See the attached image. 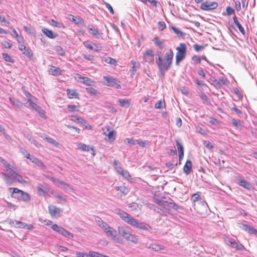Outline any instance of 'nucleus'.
Wrapping results in <instances>:
<instances>
[{
    "label": "nucleus",
    "instance_id": "cd10ccee",
    "mask_svg": "<svg viewBox=\"0 0 257 257\" xmlns=\"http://www.w3.org/2000/svg\"><path fill=\"white\" fill-rule=\"evenodd\" d=\"M2 174L4 176V179L6 183L10 185H12L13 183L14 182V179L13 178V177L6 173L3 172L2 173Z\"/></svg>",
    "mask_w": 257,
    "mask_h": 257
},
{
    "label": "nucleus",
    "instance_id": "4468645a",
    "mask_svg": "<svg viewBox=\"0 0 257 257\" xmlns=\"http://www.w3.org/2000/svg\"><path fill=\"white\" fill-rule=\"evenodd\" d=\"M49 213L53 217L59 216L62 212V210L54 205H50L48 207Z\"/></svg>",
    "mask_w": 257,
    "mask_h": 257
},
{
    "label": "nucleus",
    "instance_id": "338daca9",
    "mask_svg": "<svg viewBox=\"0 0 257 257\" xmlns=\"http://www.w3.org/2000/svg\"><path fill=\"white\" fill-rule=\"evenodd\" d=\"M166 27V24L163 22H159L158 23V28L159 30L162 31Z\"/></svg>",
    "mask_w": 257,
    "mask_h": 257
},
{
    "label": "nucleus",
    "instance_id": "c9c22d12",
    "mask_svg": "<svg viewBox=\"0 0 257 257\" xmlns=\"http://www.w3.org/2000/svg\"><path fill=\"white\" fill-rule=\"evenodd\" d=\"M138 144L140 146L145 147L146 146V142L142 141H138V140H134L133 139H130V145H136Z\"/></svg>",
    "mask_w": 257,
    "mask_h": 257
},
{
    "label": "nucleus",
    "instance_id": "3c124183",
    "mask_svg": "<svg viewBox=\"0 0 257 257\" xmlns=\"http://www.w3.org/2000/svg\"><path fill=\"white\" fill-rule=\"evenodd\" d=\"M77 120V122L78 123H80L82 124H83L86 128L87 127V123L86 122V120L83 119L82 117H79L78 118V119H76Z\"/></svg>",
    "mask_w": 257,
    "mask_h": 257
},
{
    "label": "nucleus",
    "instance_id": "4be33fe9",
    "mask_svg": "<svg viewBox=\"0 0 257 257\" xmlns=\"http://www.w3.org/2000/svg\"><path fill=\"white\" fill-rule=\"evenodd\" d=\"M183 171L186 175H189L192 171V162L187 160L183 167Z\"/></svg>",
    "mask_w": 257,
    "mask_h": 257
},
{
    "label": "nucleus",
    "instance_id": "a19ab883",
    "mask_svg": "<svg viewBox=\"0 0 257 257\" xmlns=\"http://www.w3.org/2000/svg\"><path fill=\"white\" fill-rule=\"evenodd\" d=\"M86 92L90 94L91 95H95L97 94V91L96 89L91 88V87H87L86 88Z\"/></svg>",
    "mask_w": 257,
    "mask_h": 257
},
{
    "label": "nucleus",
    "instance_id": "b1692460",
    "mask_svg": "<svg viewBox=\"0 0 257 257\" xmlns=\"http://www.w3.org/2000/svg\"><path fill=\"white\" fill-rule=\"evenodd\" d=\"M78 148L81 149L84 152H89L90 151H91L92 152V154L94 156V150L93 148L90 147L89 146H87L84 144L80 143L78 145Z\"/></svg>",
    "mask_w": 257,
    "mask_h": 257
},
{
    "label": "nucleus",
    "instance_id": "4d7b16f0",
    "mask_svg": "<svg viewBox=\"0 0 257 257\" xmlns=\"http://www.w3.org/2000/svg\"><path fill=\"white\" fill-rule=\"evenodd\" d=\"M200 98L201 99L204 101V102H209V99L207 95L203 93H201V94L199 95Z\"/></svg>",
    "mask_w": 257,
    "mask_h": 257
},
{
    "label": "nucleus",
    "instance_id": "4c0bfd02",
    "mask_svg": "<svg viewBox=\"0 0 257 257\" xmlns=\"http://www.w3.org/2000/svg\"><path fill=\"white\" fill-rule=\"evenodd\" d=\"M67 93L69 97L70 98L73 97L76 98L78 97V94L77 92H76V91L74 90L67 89Z\"/></svg>",
    "mask_w": 257,
    "mask_h": 257
},
{
    "label": "nucleus",
    "instance_id": "bf43d9fd",
    "mask_svg": "<svg viewBox=\"0 0 257 257\" xmlns=\"http://www.w3.org/2000/svg\"><path fill=\"white\" fill-rule=\"evenodd\" d=\"M94 43H88L87 42H84V45L86 48L90 50H93Z\"/></svg>",
    "mask_w": 257,
    "mask_h": 257
},
{
    "label": "nucleus",
    "instance_id": "c03bdc74",
    "mask_svg": "<svg viewBox=\"0 0 257 257\" xmlns=\"http://www.w3.org/2000/svg\"><path fill=\"white\" fill-rule=\"evenodd\" d=\"M117 190L119 191L123 195H126L128 192V189L124 186H119L117 187Z\"/></svg>",
    "mask_w": 257,
    "mask_h": 257
},
{
    "label": "nucleus",
    "instance_id": "de8ad7c7",
    "mask_svg": "<svg viewBox=\"0 0 257 257\" xmlns=\"http://www.w3.org/2000/svg\"><path fill=\"white\" fill-rule=\"evenodd\" d=\"M130 208H131L132 210H140L141 208L139 205L138 203H133L131 204V205H130Z\"/></svg>",
    "mask_w": 257,
    "mask_h": 257
},
{
    "label": "nucleus",
    "instance_id": "e2e57ef3",
    "mask_svg": "<svg viewBox=\"0 0 257 257\" xmlns=\"http://www.w3.org/2000/svg\"><path fill=\"white\" fill-rule=\"evenodd\" d=\"M130 241L134 243H137L138 242V239L137 236L130 234Z\"/></svg>",
    "mask_w": 257,
    "mask_h": 257
},
{
    "label": "nucleus",
    "instance_id": "bb28decb",
    "mask_svg": "<svg viewBox=\"0 0 257 257\" xmlns=\"http://www.w3.org/2000/svg\"><path fill=\"white\" fill-rule=\"evenodd\" d=\"M9 99L14 106L20 108L23 107V104L22 103V102L18 100L17 99L10 97L9 98Z\"/></svg>",
    "mask_w": 257,
    "mask_h": 257
},
{
    "label": "nucleus",
    "instance_id": "13d9d810",
    "mask_svg": "<svg viewBox=\"0 0 257 257\" xmlns=\"http://www.w3.org/2000/svg\"><path fill=\"white\" fill-rule=\"evenodd\" d=\"M91 257H109L108 256H106L100 253H99L98 252L91 251Z\"/></svg>",
    "mask_w": 257,
    "mask_h": 257
},
{
    "label": "nucleus",
    "instance_id": "8fccbe9b",
    "mask_svg": "<svg viewBox=\"0 0 257 257\" xmlns=\"http://www.w3.org/2000/svg\"><path fill=\"white\" fill-rule=\"evenodd\" d=\"M118 102L119 103V105L122 106H127L128 105V100L126 99H119Z\"/></svg>",
    "mask_w": 257,
    "mask_h": 257
},
{
    "label": "nucleus",
    "instance_id": "ea45409f",
    "mask_svg": "<svg viewBox=\"0 0 257 257\" xmlns=\"http://www.w3.org/2000/svg\"><path fill=\"white\" fill-rule=\"evenodd\" d=\"M104 61L107 63L110 64L114 66H115L117 64V61L114 59H113L111 57H107L105 59Z\"/></svg>",
    "mask_w": 257,
    "mask_h": 257
},
{
    "label": "nucleus",
    "instance_id": "6e6d98bb",
    "mask_svg": "<svg viewBox=\"0 0 257 257\" xmlns=\"http://www.w3.org/2000/svg\"><path fill=\"white\" fill-rule=\"evenodd\" d=\"M67 108L71 111H78V107L75 105H68Z\"/></svg>",
    "mask_w": 257,
    "mask_h": 257
},
{
    "label": "nucleus",
    "instance_id": "0eeeda50",
    "mask_svg": "<svg viewBox=\"0 0 257 257\" xmlns=\"http://www.w3.org/2000/svg\"><path fill=\"white\" fill-rule=\"evenodd\" d=\"M37 189L38 194L42 196H50V194H54V192L50 191L48 186L46 184H38Z\"/></svg>",
    "mask_w": 257,
    "mask_h": 257
},
{
    "label": "nucleus",
    "instance_id": "a878e982",
    "mask_svg": "<svg viewBox=\"0 0 257 257\" xmlns=\"http://www.w3.org/2000/svg\"><path fill=\"white\" fill-rule=\"evenodd\" d=\"M131 66L132 69L131 71V75L133 76L137 70L140 68V64L138 62L132 61L131 64L130 65Z\"/></svg>",
    "mask_w": 257,
    "mask_h": 257
},
{
    "label": "nucleus",
    "instance_id": "f03ea898",
    "mask_svg": "<svg viewBox=\"0 0 257 257\" xmlns=\"http://www.w3.org/2000/svg\"><path fill=\"white\" fill-rule=\"evenodd\" d=\"M157 203L159 206L169 211L172 209L178 210L182 208L181 206L176 204L174 201L170 198H164L162 200L159 201Z\"/></svg>",
    "mask_w": 257,
    "mask_h": 257
},
{
    "label": "nucleus",
    "instance_id": "c85d7f7f",
    "mask_svg": "<svg viewBox=\"0 0 257 257\" xmlns=\"http://www.w3.org/2000/svg\"><path fill=\"white\" fill-rule=\"evenodd\" d=\"M24 105L26 107L31 109H35V107L37 105V104L33 101L32 99L31 98H28L27 102L24 103Z\"/></svg>",
    "mask_w": 257,
    "mask_h": 257
},
{
    "label": "nucleus",
    "instance_id": "dca6fc26",
    "mask_svg": "<svg viewBox=\"0 0 257 257\" xmlns=\"http://www.w3.org/2000/svg\"><path fill=\"white\" fill-rule=\"evenodd\" d=\"M144 59L146 62L152 63L154 61V52L152 50H148L144 53Z\"/></svg>",
    "mask_w": 257,
    "mask_h": 257
},
{
    "label": "nucleus",
    "instance_id": "09e8293b",
    "mask_svg": "<svg viewBox=\"0 0 257 257\" xmlns=\"http://www.w3.org/2000/svg\"><path fill=\"white\" fill-rule=\"evenodd\" d=\"M3 57L4 59L7 62H14L13 60L11 58V56L6 53H3Z\"/></svg>",
    "mask_w": 257,
    "mask_h": 257
},
{
    "label": "nucleus",
    "instance_id": "1a4fd4ad",
    "mask_svg": "<svg viewBox=\"0 0 257 257\" xmlns=\"http://www.w3.org/2000/svg\"><path fill=\"white\" fill-rule=\"evenodd\" d=\"M218 7V4L215 2L205 1L200 6V9L203 11H211L215 9Z\"/></svg>",
    "mask_w": 257,
    "mask_h": 257
},
{
    "label": "nucleus",
    "instance_id": "9b49d317",
    "mask_svg": "<svg viewBox=\"0 0 257 257\" xmlns=\"http://www.w3.org/2000/svg\"><path fill=\"white\" fill-rule=\"evenodd\" d=\"M19 49L22 51L23 53L28 58L31 59L33 57V53L32 50L27 48L23 43L19 45Z\"/></svg>",
    "mask_w": 257,
    "mask_h": 257
},
{
    "label": "nucleus",
    "instance_id": "ddd939ff",
    "mask_svg": "<svg viewBox=\"0 0 257 257\" xmlns=\"http://www.w3.org/2000/svg\"><path fill=\"white\" fill-rule=\"evenodd\" d=\"M238 226L249 234L257 235V230L251 226L245 224H239Z\"/></svg>",
    "mask_w": 257,
    "mask_h": 257
},
{
    "label": "nucleus",
    "instance_id": "412c9836",
    "mask_svg": "<svg viewBox=\"0 0 257 257\" xmlns=\"http://www.w3.org/2000/svg\"><path fill=\"white\" fill-rule=\"evenodd\" d=\"M108 236L111 237L114 240H118L117 235L116 234V230H114L112 227L108 226V228L105 231Z\"/></svg>",
    "mask_w": 257,
    "mask_h": 257
},
{
    "label": "nucleus",
    "instance_id": "2eb2a0df",
    "mask_svg": "<svg viewBox=\"0 0 257 257\" xmlns=\"http://www.w3.org/2000/svg\"><path fill=\"white\" fill-rule=\"evenodd\" d=\"M228 245H230L232 247L235 248L236 249L240 250H242L243 247L241 244H238L234 239L227 238L225 240Z\"/></svg>",
    "mask_w": 257,
    "mask_h": 257
},
{
    "label": "nucleus",
    "instance_id": "5701e85b",
    "mask_svg": "<svg viewBox=\"0 0 257 257\" xmlns=\"http://www.w3.org/2000/svg\"><path fill=\"white\" fill-rule=\"evenodd\" d=\"M42 31L47 37L51 39H54L58 36L56 33H54L52 31L46 28H43Z\"/></svg>",
    "mask_w": 257,
    "mask_h": 257
},
{
    "label": "nucleus",
    "instance_id": "680f3d73",
    "mask_svg": "<svg viewBox=\"0 0 257 257\" xmlns=\"http://www.w3.org/2000/svg\"><path fill=\"white\" fill-rule=\"evenodd\" d=\"M49 24L52 26H54V27H60V24L58 23L57 22L54 21V20L53 19H51L50 20V21L49 22Z\"/></svg>",
    "mask_w": 257,
    "mask_h": 257
},
{
    "label": "nucleus",
    "instance_id": "f8f14e48",
    "mask_svg": "<svg viewBox=\"0 0 257 257\" xmlns=\"http://www.w3.org/2000/svg\"><path fill=\"white\" fill-rule=\"evenodd\" d=\"M75 78L77 81L83 83L88 86L91 85V83L93 82V81L90 78L88 77H83L79 74H76Z\"/></svg>",
    "mask_w": 257,
    "mask_h": 257
},
{
    "label": "nucleus",
    "instance_id": "49530a36",
    "mask_svg": "<svg viewBox=\"0 0 257 257\" xmlns=\"http://www.w3.org/2000/svg\"><path fill=\"white\" fill-rule=\"evenodd\" d=\"M76 254L78 257H91V251H89V253L76 251Z\"/></svg>",
    "mask_w": 257,
    "mask_h": 257
},
{
    "label": "nucleus",
    "instance_id": "7c9ffc66",
    "mask_svg": "<svg viewBox=\"0 0 257 257\" xmlns=\"http://www.w3.org/2000/svg\"><path fill=\"white\" fill-rule=\"evenodd\" d=\"M233 20L234 23L236 26V27L238 28V29H239V30L240 32V33L241 34H242L243 35H244L245 34V30H244L243 27L239 23V22L238 21L236 17V16H234L233 17Z\"/></svg>",
    "mask_w": 257,
    "mask_h": 257
},
{
    "label": "nucleus",
    "instance_id": "69168bd1",
    "mask_svg": "<svg viewBox=\"0 0 257 257\" xmlns=\"http://www.w3.org/2000/svg\"><path fill=\"white\" fill-rule=\"evenodd\" d=\"M200 198V195L197 193H195L192 195L191 197V200L193 202H195L199 200V199Z\"/></svg>",
    "mask_w": 257,
    "mask_h": 257
},
{
    "label": "nucleus",
    "instance_id": "a211bd4d",
    "mask_svg": "<svg viewBox=\"0 0 257 257\" xmlns=\"http://www.w3.org/2000/svg\"><path fill=\"white\" fill-rule=\"evenodd\" d=\"M237 179L238 180V183H237L240 186H242V187H244V188H245L246 189H248L250 188V187H251V184H250V183H249L247 181L244 180L243 177H240V176H238L237 178Z\"/></svg>",
    "mask_w": 257,
    "mask_h": 257
},
{
    "label": "nucleus",
    "instance_id": "393cba45",
    "mask_svg": "<svg viewBox=\"0 0 257 257\" xmlns=\"http://www.w3.org/2000/svg\"><path fill=\"white\" fill-rule=\"evenodd\" d=\"M87 29L88 30V32L93 35L95 38H100V33L98 32V31L97 29H95L93 26L89 25L87 27Z\"/></svg>",
    "mask_w": 257,
    "mask_h": 257
},
{
    "label": "nucleus",
    "instance_id": "c756f323",
    "mask_svg": "<svg viewBox=\"0 0 257 257\" xmlns=\"http://www.w3.org/2000/svg\"><path fill=\"white\" fill-rule=\"evenodd\" d=\"M41 137L44 140H46L47 142L55 146H57L59 144L58 142H57L55 140H54L53 138L50 137L47 135H44L43 136H41Z\"/></svg>",
    "mask_w": 257,
    "mask_h": 257
},
{
    "label": "nucleus",
    "instance_id": "864d4df0",
    "mask_svg": "<svg viewBox=\"0 0 257 257\" xmlns=\"http://www.w3.org/2000/svg\"><path fill=\"white\" fill-rule=\"evenodd\" d=\"M231 123L234 126L238 127V126H240V120L233 118L231 119Z\"/></svg>",
    "mask_w": 257,
    "mask_h": 257
},
{
    "label": "nucleus",
    "instance_id": "20e7f679",
    "mask_svg": "<svg viewBox=\"0 0 257 257\" xmlns=\"http://www.w3.org/2000/svg\"><path fill=\"white\" fill-rule=\"evenodd\" d=\"M177 52L176 55V64L178 65L186 56V46L184 43H180L179 46L176 48Z\"/></svg>",
    "mask_w": 257,
    "mask_h": 257
},
{
    "label": "nucleus",
    "instance_id": "79ce46f5",
    "mask_svg": "<svg viewBox=\"0 0 257 257\" xmlns=\"http://www.w3.org/2000/svg\"><path fill=\"white\" fill-rule=\"evenodd\" d=\"M34 110H35L37 112V113L40 116L42 117H44L45 111L43 110L39 106L37 105Z\"/></svg>",
    "mask_w": 257,
    "mask_h": 257
},
{
    "label": "nucleus",
    "instance_id": "052dcab7",
    "mask_svg": "<svg viewBox=\"0 0 257 257\" xmlns=\"http://www.w3.org/2000/svg\"><path fill=\"white\" fill-rule=\"evenodd\" d=\"M193 48H194L195 50L199 52L202 50H203L204 48V46L202 45H199L198 44H194L193 45Z\"/></svg>",
    "mask_w": 257,
    "mask_h": 257
},
{
    "label": "nucleus",
    "instance_id": "72a5a7b5",
    "mask_svg": "<svg viewBox=\"0 0 257 257\" xmlns=\"http://www.w3.org/2000/svg\"><path fill=\"white\" fill-rule=\"evenodd\" d=\"M50 180L54 183V184L56 186L62 185L64 184V181L59 180L58 179L55 178L53 177H47Z\"/></svg>",
    "mask_w": 257,
    "mask_h": 257
},
{
    "label": "nucleus",
    "instance_id": "a18cd8bd",
    "mask_svg": "<svg viewBox=\"0 0 257 257\" xmlns=\"http://www.w3.org/2000/svg\"><path fill=\"white\" fill-rule=\"evenodd\" d=\"M115 132L113 131H109L107 134L108 140L110 142H112L115 139Z\"/></svg>",
    "mask_w": 257,
    "mask_h": 257
},
{
    "label": "nucleus",
    "instance_id": "37998d69",
    "mask_svg": "<svg viewBox=\"0 0 257 257\" xmlns=\"http://www.w3.org/2000/svg\"><path fill=\"white\" fill-rule=\"evenodd\" d=\"M55 50L61 56H64L65 54V50L60 46H56Z\"/></svg>",
    "mask_w": 257,
    "mask_h": 257
},
{
    "label": "nucleus",
    "instance_id": "6ab92c4d",
    "mask_svg": "<svg viewBox=\"0 0 257 257\" xmlns=\"http://www.w3.org/2000/svg\"><path fill=\"white\" fill-rule=\"evenodd\" d=\"M48 72L53 76H58L61 74V70L58 67L50 66L48 69Z\"/></svg>",
    "mask_w": 257,
    "mask_h": 257
},
{
    "label": "nucleus",
    "instance_id": "473e14b6",
    "mask_svg": "<svg viewBox=\"0 0 257 257\" xmlns=\"http://www.w3.org/2000/svg\"><path fill=\"white\" fill-rule=\"evenodd\" d=\"M148 248H152L155 251H159L161 249H164V247L161 245L157 244H150L149 245H147Z\"/></svg>",
    "mask_w": 257,
    "mask_h": 257
},
{
    "label": "nucleus",
    "instance_id": "f257e3e1",
    "mask_svg": "<svg viewBox=\"0 0 257 257\" xmlns=\"http://www.w3.org/2000/svg\"><path fill=\"white\" fill-rule=\"evenodd\" d=\"M173 56V52L172 49H170L166 52L164 58H162L161 63H160L158 66L161 75L164 76L165 72L170 68Z\"/></svg>",
    "mask_w": 257,
    "mask_h": 257
},
{
    "label": "nucleus",
    "instance_id": "5fc2aeb1",
    "mask_svg": "<svg viewBox=\"0 0 257 257\" xmlns=\"http://www.w3.org/2000/svg\"><path fill=\"white\" fill-rule=\"evenodd\" d=\"M6 170L9 172V173L8 174H9V175L11 176L13 178L17 174V173L13 169H12L10 167V166H9V168H7L6 169Z\"/></svg>",
    "mask_w": 257,
    "mask_h": 257
},
{
    "label": "nucleus",
    "instance_id": "2f4dec72",
    "mask_svg": "<svg viewBox=\"0 0 257 257\" xmlns=\"http://www.w3.org/2000/svg\"><path fill=\"white\" fill-rule=\"evenodd\" d=\"M30 161H31L33 163L37 165L38 166H40L42 167H45V165H44V164L43 163V162L41 161H40V160H39L38 159H37V158H36L34 156H32L31 157Z\"/></svg>",
    "mask_w": 257,
    "mask_h": 257
},
{
    "label": "nucleus",
    "instance_id": "e433bc0d",
    "mask_svg": "<svg viewBox=\"0 0 257 257\" xmlns=\"http://www.w3.org/2000/svg\"><path fill=\"white\" fill-rule=\"evenodd\" d=\"M13 178L14 179V181H16L21 183H24L26 182V181L23 179V177L18 173H17Z\"/></svg>",
    "mask_w": 257,
    "mask_h": 257
},
{
    "label": "nucleus",
    "instance_id": "f704fd0d",
    "mask_svg": "<svg viewBox=\"0 0 257 257\" xmlns=\"http://www.w3.org/2000/svg\"><path fill=\"white\" fill-rule=\"evenodd\" d=\"M154 43L157 46L161 49H163L165 47L164 41L159 40L158 38H156L154 39Z\"/></svg>",
    "mask_w": 257,
    "mask_h": 257
},
{
    "label": "nucleus",
    "instance_id": "603ef678",
    "mask_svg": "<svg viewBox=\"0 0 257 257\" xmlns=\"http://www.w3.org/2000/svg\"><path fill=\"white\" fill-rule=\"evenodd\" d=\"M176 143L179 153H184V149L183 146L178 141H176Z\"/></svg>",
    "mask_w": 257,
    "mask_h": 257
},
{
    "label": "nucleus",
    "instance_id": "39448f33",
    "mask_svg": "<svg viewBox=\"0 0 257 257\" xmlns=\"http://www.w3.org/2000/svg\"><path fill=\"white\" fill-rule=\"evenodd\" d=\"M130 224L133 226L143 230H150L151 229V227L149 225L144 222H140L138 220L135 219L130 216Z\"/></svg>",
    "mask_w": 257,
    "mask_h": 257
},
{
    "label": "nucleus",
    "instance_id": "774afa93",
    "mask_svg": "<svg viewBox=\"0 0 257 257\" xmlns=\"http://www.w3.org/2000/svg\"><path fill=\"white\" fill-rule=\"evenodd\" d=\"M192 59L196 64L200 63L201 61L200 56L197 55L193 56Z\"/></svg>",
    "mask_w": 257,
    "mask_h": 257
},
{
    "label": "nucleus",
    "instance_id": "aec40b11",
    "mask_svg": "<svg viewBox=\"0 0 257 257\" xmlns=\"http://www.w3.org/2000/svg\"><path fill=\"white\" fill-rule=\"evenodd\" d=\"M116 213L119 215V216L122 218V220L128 223V214L125 211L120 209H116Z\"/></svg>",
    "mask_w": 257,
    "mask_h": 257
},
{
    "label": "nucleus",
    "instance_id": "423d86ee",
    "mask_svg": "<svg viewBox=\"0 0 257 257\" xmlns=\"http://www.w3.org/2000/svg\"><path fill=\"white\" fill-rule=\"evenodd\" d=\"M130 224L133 226L143 230H150L151 229V227L149 225L144 222H140L138 220L135 219L130 216Z\"/></svg>",
    "mask_w": 257,
    "mask_h": 257
},
{
    "label": "nucleus",
    "instance_id": "58836bf2",
    "mask_svg": "<svg viewBox=\"0 0 257 257\" xmlns=\"http://www.w3.org/2000/svg\"><path fill=\"white\" fill-rule=\"evenodd\" d=\"M156 55H157V56L158 57V58H156V63L157 64V66L158 67L159 64H160V63H161V62L162 59V53L161 51L158 50L157 51Z\"/></svg>",
    "mask_w": 257,
    "mask_h": 257
},
{
    "label": "nucleus",
    "instance_id": "0e129e2a",
    "mask_svg": "<svg viewBox=\"0 0 257 257\" xmlns=\"http://www.w3.org/2000/svg\"><path fill=\"white\" fill-rule=\"evenodd\" d=\"M9 223L12 226H15L16 227H18V225L20 224V221H17V220H10L9 221Z\"/></svg>",
    "mask_w": 257,
    "mask_h": 257
},
{
    "label": "nucleus",
    "instance_id": "9d476101",
    "mask_svg": "<svg viewBox=\"0 0 257 257\" xmlns=\"http://www.w3.org/2000/svg\"><path fill=\"white\" fill-rule=\"evenodd\" d=\"M103 79L106 81V82L105 83V85L116 88H120V85L118 83L119 81L116 79L106 76H103Z\"/></svg>",
    "mask_w": 257,
    "mask_h": 257
},
{
    "label": "nucleus",
    "instance_id": "6e6552de",
    "mask_svg": "<svg viewBox=\"0 0 257 257\" xmlns=\"http://www.w3.org/2000/svg\"><path fill=\"white\" fill-rule=\"evenodd\" d=\"M51 228L59 234L63 235L65 237H70L71 238L73 237V234L68 231L64 229L61 226H58L57 224H53Z\"/></svg>",
    "mask_w": 257,
    "mask_h": 257
},
{
    "label": "nucleus",
    "instance_id": "f3484780",
    "mask_svg": "<svg viewBox=\"0 0 257 257\" xmlns=\"http://www.w3.org/2000/svg\"><path fill=\"white\" fill-rule=\"evenodd\" d=\"M118 231L120 235L127 240H128V231L127 227H125L121 225L118 226Z\"/></svg>",
    "mask_w": 257,
    "mask_h": 257
},
{
    "label": "nucleus",
    "instance_id": "7ed1b4c3",
    "mask_svg": "<svg viewBox=\"0 0 257 257\" xmlns=\"http://www.w3.org/2000/svg\"><path fill=\"white\" fill-rule=\"evenodd\" d=\"M13 190L11 196L24 202H28L30 200V196L28 193L25 192L17 188H10V191Z\"/></svg>",
    "mask_w": 257,
    "mask_h": 257
}]
</instances>
